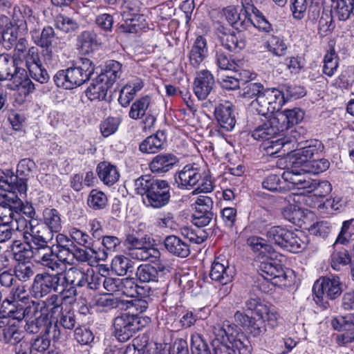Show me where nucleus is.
<instances>
[{"label":"nucleus","mask_w":354,"mask_h":354,"mask_svg":"<svg viewBox=\"0 0 354 354\" xmlns=\"http://www.w3.org/2000/svg\"><path fill=\"white\" fill-rule=\"evenodd\" d=\"M133 186L136 193L142 196L147 207L159 209L169 203L171 187L165 180L142 176L134 180Z\"/></svg>","instance_id":"obj_1"},{"label":"nucleus","mask_w":354,"mask_h":354,"mask_svg":"<svg viewBox=\"0 0 354 354\" xmlns=\"http://www.w3.org/2000/svg\"><path fill=\"white\" fill-rule=\"evenodd\" d=\"M95 71V64L87 58H82L76 66L59 71L54 76L58 87L73 89L88 81Z\"/></svg>","instance_id":"obj_2"},{"label":"nucleus","mask_w":354,"mask_h":354,"mask_svg":"<svg viewBox=\"0 0 354 354\" xmlns=\"http://www.w3.org/2000/svg\"><path fill=\"white\" fill-rule=\"evenodd\" d=\"M259 272L263 280L259 279L257 287L263 292H269L274 286H287L290 284L288 272L274 260L260 262Z\"/></svg>","instance_id":"obj_3"},{"label":"nucleus","mask_w":354,"mask_h":354,"mask_svg":"<svg viewBox=\"0 0 354 354\" xmlns=\"http://www.w3.org/2000/svg\"><path fill=\"white\" fill-rule=\"evenodd\" d=\"M149 322V318L147 317L122 313L113 319L115 335L119 341L126 342Z\"/></svg>","instance_id":"obj_4"},{"label":"nucleus","mask_w":354,"mask_h":354,"mask_svg":"<svg viewBox=\"0 0 354 354\" xmlns=\"http://www.w3.org/2000/svg\"><path fill=\"white\" fill-rule=\"evenodd\" d=\"M314 301L324 308L329 306L328 300L337 298L342 292V283L339 277H322L317 280L313 285Z\"/></svg>","instance_id":"obj_5"},{"label":"nucleus","mask_w":354,"mask_h":354,"mask_svg":"<svg viewBox=\"0 0 354 354\" xmlns=\"http://www.w3.org/2000/svg\"><path fill=\"white\" fill-rule=\"evenodd\" d=\"M262 95L257 101H252L250 105L259 116L267 118L269 115H274L280 111L284 103L283 95L279 90L274 88H264Z\"/></svg>","instance_id":"obj_6"},{"label":"nucleus","mask_w":354,"mask_h":354,"mask_svg":"<svg viewBox=\"0 0 354 354\" xmlns=\"http://www.w3.org/2000/svg\"><path fill=\"white\" fill-rule=\"evenodd\" d=\"M266 234L269 241L293 253H298L306 247V242L297 234L281 226L270 227Z\"/></svg>","instance_id":"obj_7"},{"label":"nucleus","mask_w":354,"mask_h":354,"mask_svg":"<svg viewBox=\"0 0 354 354\" xmlns=\"http://www.w3.org/2000/svg\"><path fill=\"white\" fill-rule=\"evenodd\" d=\"M251 10V15L247 11H241L236 20L233 28L239 32L250 30L251 28H256L264 32H270L272 30V24L267 20L263 14L257 7H249Z\"/></svg>","instance_id":"obj_8"},{"label":"nucleus","mask_w":354,"mask_h":354,"mask_svg":"<svg viewBox=\"0 0 354 354\" xmlns=\"http://www.w3.org/2000/svg\"><path fill=\"white\" fill-rule=\"evenodd\" d=\"M212 331L214 335L211 343L212 348L229 350V344L239 335L240 329L236 324L224 321L222 324L213 326Z\"/></svg>","instance_id":"obj_9"},{"label":"nucleus","mask_w":354,"mask_h":354,"mask_svg":"<svg viewBox=\"0 0 354 354\" xmlns=\"http://www.w3.org/2000/svg\"><path fill=\"white\" fill-rule=\"evenodd\" d=\"M62 284L61 273L37 274L32 285V294L35 298L40 299L51 292H57L61 288Z\"/></svg>","instance_id":"obj_10"},{"label":"nucleus","mask_w":354,"mask_h":354,"mask_svg":"<svg viewBox=\"0 0 354 354\" xmlns=\"http://www.w3.org/2000/svg\"><path fill=\"white\" fill-rule=\"evenodd\" d=\"M257 113L254 118V124L257 127L251 131V136L257 141L266 142L274 139L281 132V127L277 124V121L273 115H269L267 118H262Z\"/></svg>","instance_id":"obj_11"},{"label":"nucleus","mask_w":354,"mask_h":354,"mask_svg":"<svg viewBox=\"0 0 354 354\" xmlns=\"http://www.w3.org/2000/svg\"><path fill=\"white\" fill-rule=\"evenodd\" d=\"M0 189L9 192V195L19 194L26 195L27 191L26 179L19 178L10 170L3 171L0 169Z\"/></svg>","instance_id":"obj_12"},{"label":"nucleus","mask_w":354,"mask_h":354,"mask_svg":"<svg viewBox=\"0 0 354 354\" xmlns=\"http://www.w3.org/2000/svg\"><path fill=\"white\" fill-rule=\"evenodd\" d=\"M25 61L29 75L33 80L41 84H44L49 80L50 76L42 66L39 54L35 48L28 49L26 54Z\"/></svg>","instance_id":"obj_13"},{"label":"nucleus","mask_w":354,"mask_h":354,"mask_svg":"<svg viewBox=\"0 0 354 354\" xmlns=\"http://www.w3.org/2000/svg\"><path fill=\"white\" fill-rule=\"evenodd\" d=\"M216 33L221 45L229 51L239 53L245 47V40L239 34L223 25L218 26Z\"/></svg>","instance_id":"obj_14"},{"label":"nucleus","mask_w":354,"mask_h":354,"mask_svg":"<svg viewBox=\"0 0 354 354\" xmlns=\"http://www.w3.org/2000/svg\"><path fill=\"white\" fill-rule=\"evenodd\" d=\"M234 319L235 324L239 325L254 337H258L266 330L262 319H257L253 316L250 317L241 310H237L234 313Z\"/></svg>","instance_id":"obj_15"},{"label":"nucleus","mask_w":354,"mask_h":354,"mask_svg":"<svg viewBox=\"0 0 354 354\" xmlns=\"http://www.w3.org/2000/svg\"><path fill=\"white\" fill-rule=\"evenodd\" d=\"M234 275V270L228 265L227 261L217 257L212 263L209 272L210 278L222 285L232 281Z\"/></svg>","instance_id":"obj_16"},{"label":"nucleus","mask_w":354,"mask_h":354,"mask_svg":"<svg viewBox=\"0 0 354 354\" xmlns=\"http://www.w3.org/2000/svg\"><path fill=\"white\" fill-rule=\"evenodd\" d=\"M215 84L213 75L207 70L197 73L194 82V91L200 100H205L211 93Z\"/></svg>","instance_id":"obj_17"},{"label":"nucleus","mask_w":354,"mask_h":354,"mask_svg":"<svg viewBox=\"0 0 354 354\" xmlns=\"http://www.w3.org/2000/svg\"><path fill=\"white\" fill-rule=\"evenodd\" d=\"M201 174L198 168L187 165L178 173L176 182L179 188L190 189L200 182Z\"/></svg>","instance_id":"obj_18"},{"label":"nucleus","mask_w":354,"mask_h":354,"mask_svg":"<svg viewBox=\"0 0 354 354\" xmlns=\"http://www.w3.org/2000/svg\"><path fill=\"white\" fill-rule=\"evenodd\" d=\"M57 256L50 246L35 248L33 260L41 266L50 269L52 271H56L61 268V264L57 259Z\"/></svg>","instance_id":"obj_19"},{"label":"nucleus","mask_w":354,"mask_h":354,"mask_svg":"<svg viewBox=\"0 0 354 354\" xmlns=\"http://www.w3.org/2000/svg\"><path fill=\"white\" fill-rule=\"evenodd\" d=\"M178 161L179 159L174 153H163L154 156L149 166L153 174H163L172 169Z\"/></svg>","instance_id":"obj_20"},{"label":"nucleus","mask_w":354,"mask_h":354,"mask_svg":"<svg viewBox=\"0 0 354 354\" xmlns=\"http://www.w3.org/2000/svg\"><path fill=\"white\" fill-rule=\"evenodd\" d=\"M53 317L56 319V322L53 326H50V328L53 329L52 333L54 339L60 338L61 330L59 326L67 330H72L75 326L76 317L75 312L67 306Z\"/></svg>","instance_id":"obj_21"},{"label":"nucleus","mask_w":354,"mask_h":354,"mask_svg":"<svg viewBox=\"0 0 354 354\" xmlns=\"http://www.w3.org/2000/svg\"><path fill=\"white\" fill-rule=\"evenodd\" d=\"M304 113L300 109H286L276 113L273 117L281 126V131L289 129L294 124H298L304 118Z\"/></svg>","instance_id":"obj_22"},{"label":"nucleus","mask_w":354,"mask_h":354,"mask_svg":"<svg viewBox=\"0 0 354 354\" xmlns=\"http://www.w3.org/2000/svg\"><path fill=\"white\" fill-rule=\"evenodd\" d=\"M30 36L34 43L41 48L48 49L56 42L57 37L54 28L50 26H45L41 30L37 29L30 32Z\"/></svg>","instance_id":"obj_23"},{"label":"nucleus","mask_w":354,"mask_h":354,"mask_svg":"<svg viewBox=\"0 0 354 354\" xmlns=\"http://www.w3.org/2000/svg\"><path fill=\"white\" fill-rule=\"evenodd\" d=\"M214 116L221 128L230 131L236 124V119L232 107L230 104H219L215 108Z\"/></svg>","instance_id":"obj_24"},{"label":"nucleus","mask_w":354,"mask_h":354,"mask_svg":"<svg viewBox=\"0 0 354 354\" xmlns=\"http://www.w3.org/2000/svg\"><path fill=\"white\" fill-rule=\"evenodd\" d=\"M121 241L115 236H104L102 239L103 249L97 250L91 248V252L99 261H105L109 254L117 252L120 247Z\"/></svg>","instance_id":"obj_25"},{"label":"nucleus","mask_w":354,"mask_h":354,"mask_svg":"<svg viewBox=\"0 0 354 354\" xmlns=\"http://www.w3.org/2000/svg\"><path fill=\"white\" fill-rule=\"evenodd\" d=\"M112 88L106 82L99 76L93 80L90 86L86 90V95L91 100H104L109 101L107 98L109 91Z\"/></svg>","instance_id":"obj_26"},{"label":"nucleus","mask_w":354,"mask_h":354,"mask_svg":"<svg viewBox=\"0 0 354 354\" xmlns=\"http://www.w3.org/2000/svg\"><path fill=\"white\" fill-rule=\"evenodd\" d=\"M17 58L8 55H0V80H15L22 68L18 66Z\"/></svg>","instance_id":"obj_27"},{"label":"nucleus","mask_w":354,"mask_h":354,"mask_svg":"<svg viewBox=\"0 0 354 354\" xmlns=\"http://www.w3.org/2000/svg\"><path fill=\"white\" fill-rule=\"evenodd\" d=\"M165 249L171 254L180 258L188 257L191 252L189 245L177 236H167L164 241Z\"/></svg>","instance_id":"obj_28"},{"label":"nucleus","mask_w":354,"mask_h":354,"mask_svg":"<svg viewBox=\"0 0 354 354\" xmlns=\"http://www.w3.org/2000/svg\"><path fill=\"white\" fill-rule=\"evenodd\" d=\"M207 47L206 39L202 36L196 37L189 53L190 65L198 68L207 56Z\"/></svg>","instance_id":"obj_29"},{"label":"nucleus","mask_w":354,"mask_h":354,"mask_svg":"<svg viewBox=\"0 0 354 354\" xmlns=\"http://www.w3.org/2000/svg\"><path fill=\"white\" fill-rule=\"evenodd\" d=\"M61 273V280L63 283L75 286L76 287H84L88 283V274L83 269L77 267H72Z\"/></svg>","instance_id":"obj_30"},{"label":"nucleus","mask_w":354,"mask_h":354,"mask_svg":"<svg viewBox=\"0 0 354 354\" xmlns=\"http://www.w3.org/2000/svg\"><path fill=\"white\" fill-rule=\"evenodd\" d=\"M166 136L163 131H157L156 134L146 138L140 145V150L143 153H155L163 149Z\"/></svg>","instance_id":"obj_31"},{"label":"nucleus","mask_w":354,"mask_h":354,"mask_svg":"<svg viewBox=\"0 0 354 354\" xmlns=\"http://www.w3.org/2000/svg\"><path fill=\"white\" fill-rule=\"evenodd\" d=\"M122 65L115 60H109L106 63L103 71L98 75L106 83L113 86V84L121 77Z\"/></svg>","instance_id":"obj_32"},{"label":"nucleus","mask_w":354,"mask_h":354,"mask_svg":"<svg viewBox=\"0 0 354 354\" xmlns=\"http://www.w3.org/2000/svg\"><path fill=\"white\" fill-rule=\"evenodd\" d=\"M11 250L14 259L19 263L26 262L30 258L33 259L35 254V248L26 241L21 243L19 241H14Z\"/></svg>","instance_id":"obj_33"},{"label":"nucleus","mask_w":354,"mask_h":354,"mask_svg":"<svg viewBox=\"0 0 354 354\" xmlns=\"http://www.w3.org/2000/svg\"><path fill=\"white\" fill-rule=\"evenodd\" d=\"M9 217L12 219L11 223L15 221L17 225V230L19 231L23 230V236L25 241L30 243V240L32 239L37 234H39L40 231L38 227L32 225L30 221L26 220L24 217H15V214L13 212H10Z\"/></svg>","instance_id":"obj_34"},{"label":"nucleus","mask_w":354,"mask_h":354,"mask_svg":"<svg viewBox=\"0 0 354 354\" xmlns=\"http://www.w3.org/2000/svg\"><path fill=\"white\" fill-rule=\"evenodd\" d=\"M99 178L107 185H113L120 177L119 172L115 166L107 162H102L97 167Z\"/></svg>","instance_id":"obj_35"},{"label":"nucleus","mask_w":354,"mask_h":354,"mask_svg":"<svg viewBox=\"0 0 354 354\" xmlns=\"http://www.w3.org/2000/svg\"><path fill=\"white\" fill-rule=\"evenodd\" d=\"M331 12L340 21H346L354 15V0H337L330 4Z\"/></svg>","instance_id":"obj_36"},{"label":"nucleus","mask_w":354,"mask_h":354,"mask_svg":"<svg viewBox=\"0 0 354 354\" xmlns=\"http://www.w3.org/2000/svg\"><path fill=\"white\" fill-rule=\"evenodd\" d=\"M160 270L154 266L145 263L142 264L136 270V275L141 283L157 282L159 278Z\"/></svg>","instance_id":"obj_37"},{"label":"nucleus","mask_w":354,"mask_h":354,"mask_svg":"<svg viewBox=\"0 0 354 354\" xmlns=\"http://www.w3.org/2000/svg\"><path fill=\"white\" fill-rule=\"evenodd\" d=\"M124 22L120 25V29L124 32H137L145 25V17L140 12L128 18L127 14L124 15Z\"/></svg>","instance_id":"obj_38"},{"label":"nucleus","mask_w":354,"mask_h":354,"mask_svg":"<svg viewBox=\"0 0 354 354\" xmlns=\"http://www.w3.org/2000/svg\"><path fill=\"white\" fill-rule=\"evenodd\" d=\"M49 324H51V322L48 317V313L41 311L39 315L26 322L25 329L30 334H37L43 331L46 333Z\"/></svg>","instance_id":"obj_39"},{"label":"nucleus","mask_w":354,"mask_h":354,"mask_svg":"<svg viewBox=\"0 0 354 354\" xmlns=\"http://www.w3.org/2000/svg\"><path fill=\"white\" fill-rule=\"evenodd\" d=\"M336 240L333 245L335 251L331 254V266L335 270H339L341 266H346L351 263V259L346 249L343 247H339Z\"/></svg>","instance_id":"obj_40"},{"label":"nucleus","mask_w":354,"mask_h":354,"mask_svg":"<svg viewBox=\"0 0 354 354\" xmlns=\"http://www.w3.org/2000/svg\"><path fill=\"white\" fill-rule=\"evenodd\" d=\"M134 262L129 258L120 255L113 258L111 262V269L119 276L133 273Z\"/></svg>","instance_id":"obj_41"},{"label":"nucleus","mask_w":354,"mask_h":354,"mask_svg":"<svg viewBox=\"0 0 354 354\" xmlns=\"http://www.w3.org/2000/svg\"><path fill=\"white\" fill-rule=\"evenodd\" d=\"M12 203H10V212L15 214V217H23L19 214V212L26 215L29 218H32L35 215V210L32 205L29 203L24 204L17 194H15L12 198Z\"/></svg>","instance_id":"obj_42"},{"label":"nucleus","mask_w":354,"mask_h":354,"mask_svg":"<svg viewBox=\"0 0 354 354\" xmlns=\"http://www.w3.org/2000/svg\"><path fill=\"white\" fill-rule=\"evenodd\" d=\"M249 218L254 227L261 231L270 223L271 215L267 209L259 207L250 214Z\"/></svg>","instance_id":"obj_43"},{"label":"nucleus","mask_w":354,"mask_h":354,"mask_svg":"<svg viewBox=\"0 0 354 354\" xmlns=\"http://www.w3.org/2000/svg\"><path fill=\"white\" fill-rule=\"evenodd\" d=\"M45 225L52 232H58L62 229V219L59 212L55 209L46 208L43 212Z\"/></svg>","instance_id":"obj_44"},{"label":"nucleus","mask_w":354,"mask_h":354,"mask_svg":"<svg viewBox=\"0 0 354 354\" xmlns=\"http://www.w3.org/2000/svg\"><path fill=\"white\" fill-rule=\"evenodd\" d=\"M55 24L57 29L70 35L77 32L80 29V25L75 20L62 15L56 17Z\"/></svg>","instance_id":"obj_45"},{"label":"nucleus","mask_w":354,"mask_h":354,"mask_svg":"<svg viewBox=\"0 0 354 354\" xmlns=\"http://www.w3.org/2000/svg\"><path fill=\"white\" fill-rule=\"evenodd\" d=\"M264 86L261 83L246 82L239 91L241 97L246 100L254 98L253 101H257L259 97L262 95L264 91Z\"/></svg>","instance_id":"obj_46"},{"label":"nucleus","mask_w":354,"mask_h":354,"mask_svg":"<svg viewBox=\"0 0 354 354\" xmlns=\"http://www.w3.org/2000/svg\"><path fill=\"white\" fill-rule=\"evenodd\" d=\"M151 99L147 95L134 102L129 113L131 118L137 120L143 117L150 105Z\"/></svg>","instance_id":"obj_47"},{"label":"nucleus","mask_w":354,"mask_h":354,"mask_svg":"<svg viewBox=\"0 0 354 354\" xmlns=\"http://www.w3.org/2000/svg\"><path fill=\"white\" fill-rule=\"evenodd\" d=\"M96 306L103 311H109L113 308H124L123 299L115 297L109 294L101 297L96 301Z\"/></svg>","instance_id":"obj_48"},{"label":"nucleus","mask_w":354,"mask_h":354,"mask_svg":"<svg viewBox=\"0 0 354 354\" xmlns=\"http://www.w3.org/2000/svg\"><path fill=\"white\" fill-rule=\"evenodd\" d=\"M129 254L133 259L139 261H151L153 259H156L160 254L159 251L156 248L149 247L147 245H144L142 247L132 250Z\"/></svg>","instance_id":"obj_49"},{"label":"nucleus","mask_w":354,"mask_h":354,"mask_svg":"<svg viewBox=\"0 0 354 354\" xmlns=\"http://www.w3.org/2000/svg\"><path fill=\"white\" fill-rule=\"evenodd\" d=\"M107 203L108 198L106 194L101 191L93 189L88 196L87 204L93 209H102L106 207Z\"/></svg>","instance_id":"obj_50"},{"label":"nucleus","mask_w":354,"mask_h":354,"mask_svg":"<svg viewBox=\"0 0 354 354\" xmlns=\"http://www.w3.org/2000/svg\"><path fill=\"white\" fill-rule=\"evenodd\" d=\"M302 173H304V171L293 167H291V170L285 171L283 173L281 178L284 181L286 189H297L303 177L301 176Z\"/></svg>","instance_id":"obj_51"},{"label":"nucleus","mask_w":354,"mask_h":354,"mask_svg":"<svg viewBox=\"0 0 354 354\" xmlns=\"http://www.w3.org/2000/svg\"><path fill=\"white\" fill-rule=\"evenodd\" d=\"M120 292L122 295L127 297H133L136 295H142L141 292L143 288L138 286L134 278L126 277L121 279Z\"/></svg>","instance_id":"obj_52"},{"label":"nucleus","mask_w":354,"mask_h":354,"mask_svg":"<svg viewBox=\"0 0 354 354\" xmlns=\"http://www.w3.org/2000/svg\"><path fill=\"white\" fill-rule=\"evenodd\" d=\"M19 23V26L17 28L22 35H24L28 33V30H30V32L32 30L38 28L39 18L38 15L32 10L29 15L25 17L24 21L21 20Z\"/></svg>","instance_id":"obj_53"},{"label":"nucleus","mask_w":354,"mask_h":354,"mask_svg":"<svg viewBox=\"0 0 354 354\" xmlns=\"http://www.w3.org/2000/svg\"><path fill=\"white\" fill-rule=\"evenodd\" d=\"M124 308L122 310L127 311L130 315H139L145 312L148 308V302L142 299H135L133 300H123Z\"/></svg>","instance_id":"obj_54"},{"label":"nucleus","mask_w":354,"mask_h":354,"mask_svg":"<svg viewBox=\"0 0 354 354\" xmlns=\"http://www.w3.org/2000/svg\"><path fill=\"white\" fill-rule=\"evenodd\" d=\"M338 56L334 49H330L324 55L323 73L331 77L334 75L338 67Z\"/></svg>","instance_id":"obj_55"},{"label":"nucleus","mask_w":354,"mask_h":354,"mask_svg":"<svg viewBox=\"0 0 354 354\" xmlns=\"http://www.w3.org/2000/svg\"><path fill=\"white\" fill-rule=\"evenodd\" d=\"M215 63L222 70L236 71V63L231 58L230 55L223 52L221 49L216 51Z\"/></svg>","instance_id":"obj_56"},{"label":"nucleus","mask_w":354,"mask_h":354,"mask_svg":"<svg viewBox=\"0 0 354 354\" xmlns=\"http://www.w3.org/2000/svg\"><path fill=\"white\" fill-rule=\"evenodd\" d=\"M65 307L63 306V299L59 295H51L46 301V309L41 310L44 313L50 315L51 318L55 317L57 314L61 312Z\"/></svg>","instance_id":"obj_57"},{"label":"nucleus","mask_w":354,"mask_h":354,"mask_svg":"<svg viewBox=\"0 0 354 354\" xmlns=\"http://www.w3.org/2000/svg\"><path fill=\"white\" fill-rule=\"evenodd\" d=\"M296 142L295 136L293 139L289 138H277L274 140L272 139L263 143V149L268 155H274L277 153L284 145Z\"/></svg>","instance_id":"obj_58"},{"label":"nucleus","mask_w":354,"mask_h":354,"mask_svg":"<svg viewBox=\"0 0 354 354\" xmlns=\"http://www.w3.org/2000/svg\"><path fill=\"white\" fill-rule=\"evenodd\" d=\"M191 350L193 354H213L207 343L199 334L192 335L191 337Z\"/></svg>","instance_id":"obj_59"},{"label":"nucleus","mask_w":354,"mask_h":354,"mask_svg":"<svg viewBox=\"0 0 354 354\" xmlns=\"http://www.w3.org/2000/svg\"><path fill=\"white\" fill-rule=\"evenodd\" d=\"M28 295L24 286H18L11 289L9 297L3 301V305L8 303L10 305L15 306L18 301L26 303L28 300Z\"/></svg>","instance_id":"obj_60"},{"label":"nucleus","mask_w":354,"mask_h":354,"mask_svg":"<svg viewBox=\"0 0 354 354\" xmlns=\"http://www.w3.org/2000/svg\"><path fill=\"white\" fill-rule=\"evenodd\" d=\"M14 274L19 281L26 282L34 275L33 266L30 263H18L15 266Z\"/></svg>","instance_id":"obj_61"},{"label":"nucleus","mask_w":354,"mask_h":354,"mask_svg":"<svg viewBox=\"0 0 354 354\" xmlns=\"http://www.w3.org/2000/svg\"><path fill=\"white\" fill-rule=\"evenodd\" d=\"M262 186L264 189L271 192L286 189V186L281 177L276 174H271L266 178L262 182Z\"/></svg>","instance_id":"obj_62"},{"label":"nucleus","mask_w":354,"mask_h":354,"mask_svg":"<svg viewBox=\"0 0 354 354\" xmlns=\"http://www.w3.org/2000/svg\"><path fill=\"white\" fill-rule=\"evenodd\" d=\"M247 310L253 311L257 317V319H262L265 313H268V306L261 303L258 298H250L245 302Z\"/></svg>","instance_id":"obj_63"},{"label":"nucleus","mask_w":354,"mask_h":354,"mask_svg":"<svg viewBox=\"0 0 354 354\" xmlns=\"http://www.w3.org/2000/svg\"><path fill=\"white\" fill-rule=\"evenodd\" d=\"M13 83L15 84V86L21 87L24 90V93L25 95L29 94L35 90L34 84L28 77L26 71L24 68L21 70L18 75H16Z\"/></svg>","instance_id":"obj_64"}]
</instances>
